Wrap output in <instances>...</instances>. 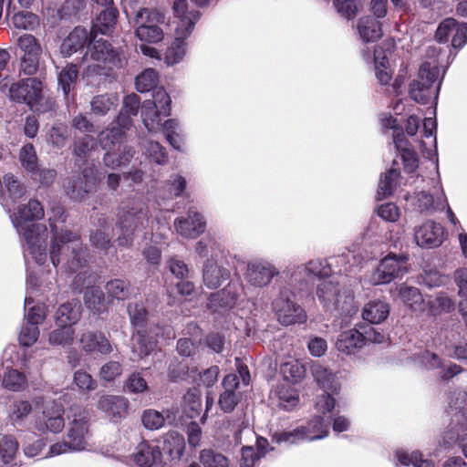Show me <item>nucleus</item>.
<instances>
[{
    "label": "nucleus",
    "instance_id": "774afa93",
    "mask_svg": "<svg viewBox=\"0 0 467 467\" xmlns=\"http://www.w3.org/2000/svg\"><path fill=\"white\" fill-rule=\"evenodd\" d=\"M68 138V129L65 125L53 126L47 134V140L57 149L66 146Z\"/></svg>",
    "mask_w": 467,
    "mask_h": 467
},
{
    "label": "nucleus",
    "instance_id": "2eb2a0df",
    "mask_svg": "<svg viewBox=\"0 0 467 467\" xmlns=\"http://www.w3.org/2000/svg\"><path fill=\"white\" fill-rule=\"evenodd\" d=\"M408 258L404 255L389 254L385 256L368 276L373 285L389 284L392 280L403 276L407 269Z\"/></svg>",
    "mask_w": 467,
    "mask_h": 467
},
{
    "label": "nucleus",
    "instance_id": "864d4df0",
    "mask_svg": "<svg viewBox=\"0 0 467 467\" xmlns=\"http://www.w3.org/2000/svg\"><path fill=\"white\" fill-rule=\"evenodd\" d=\"M59 327L49 333L48 342L52 346H67L74 340L75 331L72 326L58 325Z\"/></svg>",
    "mask_w": 467,
    "mask_h": 467
},
{
    "label": "nucleus",
    "instance_id": "c85d7f7f",
    "mask_svg": "<svg viewBox=\"0 0 467 467\" xmlns=\"http://www.w3.org/2000/svg\"><path fill=\"white\" fill-rule=\"evenodd\" d=\"M223 391L219 398V406L224 412H231L238 403V396L235 392L239 385V378L235 374H228L223 380Z\"/></svg>",
    "mask_w": 467,
    "mask_h": 467
},
{
    "label": "nucleus",
    "instance_id": "c03bdc74",
    "mask_svg": "<svg viewBox=\"0 0 467 467\" xmlns=\"http://www.w3.org/2000/svg\"><path fill=\"white\" fill-rule=\"evenodd\" d=\"M140 99L138 95L130 94L125 97L123 108L117 118V125L129 127L130 125V117L136 116L140 109Z\"/></svg>",
    "mask_w": 467,
    "mask_h": 467
},
{
    "label": "nucleus",
    "instance_id": "0eeeda50",
    "mask_svg": "<svg viewBox=\"0 0 467 467\" xmlns=\"http://www.w3.org/2000/svg\"><path fill=\"white\" fill-rule=\"evenodd\" d=\"M9 98L12 101L27 105L37 113H48L56 109L54 98L36 78L13 83L9 88Z\"/></svg>",
    "mask_w": 467,
    "mask_h": 467
},
{
    "label": "nucleus",
    "instance_id": "680f3d73",
    "mask_svg": "<svg viewBox=\"0 0 467 467\" xmlns=\"http://www.w3.org/2000/svg\"><path fill=\"white\" fill-rule=\"evenodd\" d=\"M78 68L75 65L67 66L58 75V86L65 97H67L71 85L76 81L78 77Z\"/></svg>",
    "mask_w": 467,
    "mask_h": 467
},
{
    "label": "nucleus",
    "instance_id": "0e129e2a",
    "mask_svg": "<svg viewBox=\"0 0 467 467\" xmlns=\"http://www.w3.org/2000/svg\"><path fill=\"white\" fill-rule=\"evenodd\" d=\"M18 47L24 56L39 57L42 53L40 44L36 38L29 34H25L18 38Z\"/></svg>",
    "mask_w": 467,
    "mask_h": 467
},
{
    "label": "nucleus",
    "instance_id": "a18cd8bd",
    "mask_svg": "<svg viewBox=\"0 0 467 467\" xmlns=\"http://www.w3.org/2000/svg\"><path fill=\"white\" fill-rule=\"evenodd\" d=\"M185 441L182 435L175 431L167 433L164 437L163 451L172 460H179L184 451Z\"/></svg>",
    "mask_w": 467,
    "mask_h": 467
},
{
    "label": "nucleus",
    "instance_id": "c756f323",
    "mask_svg": "<svg viewBox=\"0 0 467 467\" xmlns=\"http://www.w3.org/2000/svg\"><path fill=\"white\" fill-rule=\"evenodd\" d=\"M161 455V451L158 446L143 441L137 446L131 459L135 467H152Z\"/></svg>",
    "mask_w": 467,
    "mask_h": 467
},
{
    "label": "nucleus",
    "instance_id": "8fccbe9b",
    "mask_svg": "<svg viewBox=\"0 0 467 467\" xmlns=\"http://www.w3.org/2000/svg\"><path fill=\"white\" fill-rule=\"evenodd\" d=\"M199 460L203 467H230L229 459L222 452L211 448L202 450Z\"/></svg>",
    "mask_w": 467,
    "mask_h": 467
},
{
    "label": "nucleus",
    "instance_id": "6e6552de",
    "mask_svg": "<svg viewBox=\"0 0 467 467\" xmlns=\"http://www.w3.org/2000/svg\"><path fill=\"white\" fill-rule=\"evenodd\" d=\"M316 295L326 312L350 317L358 311L352 290L334 277L322 280L317 286Z\"/></svg>",
    "mask_w": 467,
    "mask_h": 467
},
{
    "label": "nucleus",
    "instance_id": "a19ab883",
    "mask_svg": "<svg viewBox=\"0 0 467 467\" xmlns=\"http://www.w3.org/2000/svg\"><path fill=\"white\" fill-rule=\"evenodd\" d=\"M18 442L13 436H5L0 441V455L5 467H19L16 461Z\"/></svg>",
    "mask_w": 467,
    "mask_h": 467
},
{
    "label": "nucleus",
    "instance_id": "f257e3e1",
    "mask_svg": "<svg viewBox=\"0 0 467 467\" xmlns=\"http://www.w3.org/2000/svg\"><path fill=\"white\" fill-rule=\"evenodd\" d=\"M54 218L48 219L52 233L50 260L55 268L64 273H76L88 264V250L84 246L78 234L68 230H58L55 221L64 215L62 207L52 209Z\"/></svg>",
    "mask_w": 467,
    "mask_h": 467
},
{
    "label": "nucleus",
    "instance_id": "c9c22d12",
    "mask_svg": "<svg viewBox=\"0 0 467 467\" xmlns=\"http://www.w3.org/2000/svg\"><path fill=\"white\" fill-rule=\"evenodd\" d=\"M398 291L401 301L412 311L419 313L424 311L425 302L420 289L402 284Z\"/></svg>",
    "mask_w": 467,
    "mask_h": 467
},
{
    "label": "nucleus",
    "instance_id": "f03ea898",
    "mask_svg": "<svg viewBox=\"0 0 467 467\" xmlns=\"http://www.w3.org/2000/svg\"><path fill=\"white\" fill-rule=\"evenodd\" d=\"M44 215V207L36 199H31L27 204L18 206L17 212L10 214L14 227L25 239V254H31L38 265L45 264L47 259L46 245L47 228L43 223H34L28 227L25 224L29 221L40 220Z\"/></svg>",
    "mask_w": 467,
    "mask_h": 467
},
{
    "label": "nucleus",
    "instance_id": "9b49d317",
    "mask_svg": "<svg viewBox=\"0 0 467 467\" xmlns=\"http://www.w3.org/2000/svg\"><path fill=\"white\" fill-rule=\"evenodd\" d=\"M172 10L179 22L175 29L174 39L167 49L165 58H182L187 55L188 49L185 39L192 33L200 13L196 10L188 11L186 0H175Z\"/></svg>",
    "mask_w": 467,
    "mask_h": 467
},
{
    "label": "nucleus",
    "instance_id": "58836bf2",
    "mask_svg": "<svg viewBox=\"0 0 467 467\" xmlns=\"http://www.w3.org/2000/svg\"><path fill=\"white\" fill-rule=\"evenodd\" d=\"M18 160L21 167L30 173L33 179H36L39 162L36 149L32 143H26L20 149Z\"/></svg>",
    "mask_w": 467,
    "mask_h": 467
},
{
    "label": "nucleus",
    "instance_id": "1a4fd4ad",
    "mask_svg": "<svg viewBox=\"0 0 467 467\" xmlns=\"http://www.w3.org/2000/svg\"><path fill=\"white\" fill-rule=\"evenodd\" d=\"M118 16L117 8L109 6L101 11L93 21L89 32L92 39L88 46L87 52L90 58H117L120 56L119 47H112L110 43L102 38L96 39L98 34L109 35L113 32L117 25Z\"/></svg>",
    "mask_w": 467,
    "mask_h": 467
},
{
    "label": "nucleus",
    "instance_id": "4468645a",
    "mask_svg": "<svg viewBox=\"0 0 467 467\" xmlns=\"http://www.w3.org/2000/svg\"><path fill=\"white\" fill-rule=\"evenodd\" d=\"M295 296L290 288L285 286L280 289L278 296L272 303L277 319L283 326L300 324L306 320V311L296 302Z\"/></svg>",
    "mask_w": 467,
    "mask_h": 467
},
{
    "label": "nucleus",
    "instance_id": "423d86ee",
    "mask_svg": "<svg viewBox=\"0 0 467 467\" xmlns=\"http://www.w3.org/2000/svg\"><path fill=\"white\" fill-rule=\"evenodd\" d=\"M68 430L62 442L53 444L48 456L62 453L80 451L86 449L87 440L89 436V411L78 405L70 407L68 414Z\"/></svg>",
    "mask_w": 467,
    "mask_h": 467
},
{
    "label": "nucleus",
    "instance_id": "e2e57ef3",
    "mask_svg": "<svg viewBox=\"0 0 467 467\" xmlns=\"http://www.w3.org/2000/svg\"><path fill=\"white\" fill-rule=\"evenodd\" d=\"M430 311L432 315L448 313L454 308V302L444 293H439L428 302Z\"/></svg>",
    "mask_w": 467,
    "mask_h": 467
},
{
    "label": "nucleus",
    "instance_id": "473e14b6",
    "mask_svg": "<svg viewBox=\"0 0 467 467\" xmlns=\"http://www.w3.org/2000/svg\"><path fill=\"white\" fill-rule=\"evenodd\" d=\"M135 152L136 151L133 147L123 142L119 150H116L114 152H106L104 154V165L112 170H115L119 167L127 166L133 159Z\"/></svg>",
    "mask_w": 467,
    "mask_h": 467
},
{
    "label": "nucleus",
    "instance_id": "f704fd0d",
    "mask_svg": "<svg viewBox=\"0 0 467 467\" xmlns=\"http://www.w3.org/2000/svg\"><path fill=\"white\" fill-rule=\"evenodd\" d=\"M357 28L363 42H374L382 36L381 22L371 16L361 17Z\"/></svg>",
    "mask_w": 467,
    "mask_h": 467
},
{
    "label": "nucleus",
    "instance_id": "72a5a7b5",
    "mask_svg": "<svg viewBox=\"0 0 467 467\" xmlns=\"http://www.w3.org/2000/svg\"><path fill=\"white\" fill-rule=\"evenodd\" d=\"M175 412L171 410L160 412L155 410H146L141 417L144 427L148 430H159L164 426L165 422L171 423L175 420Z\"/></svg>",
    "mask_w": 467,
    "mask_h": 467
},
{
    "label": "nucleus",
    "instance_id": "603ef678",
    "mask_svg": "<svg viewBox=\"0 0 467 467\" xmlns=\"http://www.w3.org/2000/svg\"><path fill=\"white\" fill-rule=\"evenodd\" d=\"M86 306L93 313H100L105 310V298L99 287H88L84 295Z\"/></svg>",
    "mask_w": 467,
    "mask_h": 467
},
{
    "label": "nucleus",
    "instance_id": "052dcab7",
    "mask_svg": "<svg viewBox=\"0 0 467 467\" xmlns=\"http://www.w3.org/2000/svg\"><path fill=\"white\" fill-rule=\"evenodd\" d=\"M106 291L109 296L118 300L126 299L131 293L130 284L121 279H114L108 282Z\"/></svg>",
    "mask_w": 467,
    "mask_h": 467
},
{
    "label": "nucleus",
    "instance_id": "a211bd4d",
    "mask_svg": "<svg viewBox=\"0 0 467 467\" xmlns=\"http://www.w3.org/2000/svg\"><path fill=\"white\" fill-rule=\"evenodd\" d=\"M175 231L186 239H196L206 229L204 216L193 206L189 207L186 216H181L174 220Z\"/></svg>",
    "mask_w": 467,
    "mask_h": 467
},
{
    "label": "nucleus",
    "instance_id": "7ed1b4c3",
    "mask_svg": "<svg viewBox=\"0 0 467 467\" xmlns=\"http://www.w3.org/2000/svg\"><path fill=\"white\" fill-rule=\"evenodd\" d=\"M362 258L357 256L353 251H348L328 260L314 259L306 265H297L291 273L289 285H299V289L303 290L307 286V277L313 275L317 277L328 276L336 270H332L334 263L339 267L338 273L346 275L353 272L355 267L361 265Z\"/></svg>",
    "mask_w": 467,
    "mask_h": 467
},
{
    "label": "nucleus",
    "instance_id": "dca6fc26",
    "mask_svg": "<svg viewBox=\"0 0 467 467\" xmlns=\"http://www.w3.org/2000/svg\"><path fill=\"white\" fill-rule=\"evenodd\" d=\"M279 274V270L270 261L255 258L247 262L244 275L251 286L264 288L268 286Z\"/></svg>",
    "mask_w": 467,
    "mask_h": 467
},
{
    "label": "nucleus",
    "instance_id": "6ab92c4d",
    "mask_svg": "<svg viewBox=\"0 0 467 467\" xmlns=\"http://www.w3.org/2000/svg\"><path fill=\"white\" fill-rule=\"evenodd\" d=\"M64 407L57 400H46L43 403L42 420L36 423L38 431H48L52 433L60 432L65 427L63 418Z\"/></svg>",
    "mask_w": 467,
    "mask_h": 467
},
{
    "label": "nucleus",
    "instance_id": "4d7b16f0",
    "mask_svg": "<svg viewBox=\"0 0 467 467\" xmlns=\"http://www.w3.org/2000/svg\"><path fill=\"white\" fill-rule=\"evenodd\" d=\"M157 82V72L152 68L145 69L136 78V89L140 93L153 90L156 88Z\"/></svg>",
    "mask_w": 467,
    "mask_h": 467
},
{
    "label": "nucleus",
    "instance_id": "09e8293b",
    "mask_svg": "<svg viewBox=\"0 0 467 467\" xmlns=\"http://www.w3.org/2000/svg\"><path fill=\"white\" fill-rule=\"evenodd\" d=\"M400 176L399 170L391 167L385 174L381 175L378 188L379 199L390 196L397 188V180Z\"/></svg>",
    "mask_w": 467,
    "mask_h": 467
},
{
    "label": "nucleus",
    "instance_id": "6e6d98bb",
    "mask_svg": "<svg viewBox=\"0 0 467 467\" xmlns=\"http://www.w3.org/2000/svg\"><path fill=\"white\" fill-rule=\"evenodd\" d=\"M26 384V378L24 373L10 368L8 369L3 378V386L11 391H20Z\"/></svg>",
    "mask_w": 467,
    "mask_h": 467
},
{
    "label": "nucleus",
    "instance_id": "393cba45",
    "mask_svg": "<svg viewBox=\"0 0 467 467\" xmlns=\"http://www.w3.org/2000/svg\"><path fill=\"white\" fill-rule=\"evenodd\" d=\"M230 271L218 265L216 259L208 258L202 265V282L209 289H216L230 278Z\"/></svg>",
    "mask_w": 467,
    "mask_h": 467
},
{
    "label": "nucleus",
    "instance_id": "ddd939ff",
    "mask_svg": "<svg viewBox=\"0 0 467 467\" xmlns=\"http://www.w3.org/2000/svg\"><path fill=\"white\" fill-rule=\"evenodd\" d=\"M165 22L164 14L152 8H141L135 16V33L141 42L158 43L164 37L162 29L159 26Z\"/></svg>",
    "mask_w": 467,
    "mask_h": 467
},
{
    "label": "nucleus",
    "instance_id": "5701e85b",
    "mask_svg": "<svg viewBox=\"0 0 467 467\" xmlns=\"http://www.w3.org/2000/svg\"><path fill=\"white\" fill-rule=\"evenodd\" d=\"M95 231H91L89 242L97 249L107 251L112 246V223L104 215L100 214L94 219Z\"/></svg>",
    "mask_w": 467,
    "mask_h": 467
},
{
    "label": "nucleus",
    "instance_id": "ea45409f",
    "mask_svg": "<svg viewBox=\"0 0 467 467\" xmlns=\"http://www.w3.org/2000/svg\"><path fill=\"white\" fill-rule=\"evenodd\" d=\"M302 426L306 433L307 441L322 440L329 433V422L322 416H314Z\"/></svg>",
    "mask_w": 467,
    "mask_h": 467
},
{
    "label": "nucleus",
    "instance_id": "338daca9",
    "mask_svg": "<svg viewBox=\"0 0 467 467\" xmlns=\"http://www.w3.org/2000/svg\"><path fill=\"white\" fill-rule=\"evenodd\" d=\"M97 140L90 135H85L75 143V155L78 161H86L89 158L91 151L96 148Z\"/></svg>",
    "mask_w": 467,
    "mask_h": 467
},
{
    "label": "nucleus",
    "instance_id": "412c9836",
    "mask_svg": "<svg viewBox=\"0 0 467 467\" xmlns=\"http://www.w3.org/2000/svg\"><path fill=\"white\" fill-rule=\"evenodd\" d=\"M97 182L92 168L85 169L82 174L67 179L64 184L67 194L73 200H83L86 195L92 192Z\"/></svg>",
    "mask_w": 467,
    "mask_h": 467
},
{
    "label": "nucleus",
    "instance_id": "bb28decb",
    "mask_svg": "<svg viewBox=\"0 0 467 467\" xmlns=\"http://www.w3.org/2000/svg\"><path fill=\"white\" fill-rule=\"evenodd\" d=\"M310 371L317 385L324 389L325 392L337 394L340 389V384L335 373L319 362H312Z\"/></svg>",
    "mask_w": 467,
    "mask_h": 467
},
{
    "label": "nucleus",
    "instance_id": "b1692460",
    "mask_svg": "<svg viewBox=\"0 0 467 467\" xmlns=\"http://www.w3.org/2000/svg\"><path fill=\"white\" fill-rule=\"evenodd\" d=\"M128 400L122 396L104 395L98 402V409L114 422H118L127 414Z\"/></svg>",
    "mask_w": 467,
    "mask_h": 467
},
{
    "label": "nucleus",
    "instance_id": "e433bc0d",
    "mask_svg": "<svg viewBox=\"0 0 467 467\" xmlns=\"http://www.w3.org/2000/svg\"><path fill=\"white\" fill-rule=\"evenodd\" d=\"M389 314V306L381 300H373L367 303L362 310V317L370 324H379L384 321Z\"/></svg>",
    "mask_w": 467,
    "mask_h": 467
},
{
    "label": "nucleus",
    "instance_id": "cd10ccee",
    "mask_svg": "<svg viewBox=\"0 0 467 467\" xmlns=\"http://www.w3.org/2000/svg\"><path fill=\"white\" fill-rule=\"evenodd\" d=\"M80 344L87 353L108 355L112 351L109 340L101 332L88 331L81 335Z\"/></svg>",
    "mask_w": 467,
    "mask_h": 467
},
{
    "label": "nucleus",
    "instance_id": "20e7f679",
    "mask_svg": "<svg viewBox=\"0 0 467 467\" xmlns=\"http://www.w3.org/2000/svg\"><path fill=\"white\" fill-rule=\"evenodd\" d=\"M448 67V60H425L419 68L418 78L410 84V97L420 104L428 103L431 98L437 101Z\"/></svg>",
    "mask_w": 467,
    "mask_h": 467
},
{
    "label": "nucleus",
    "instance_id": "bf43d9fd",
    "mask_svg": "<svg viewBox=\"0 0 467 467\" xmlns=\"http://www.w3.org/2000/svg\"><path fill=\"white\" fill-rule=\"evenodd\" d=\"M12 22L15 27L24 30H34L39 26L38 16L28 11L14 15Z\"/></svg>",
    "mask_w": 467,
    "mask_h": 467
},
{
    "label": "nucleus",
    "instance_id": "2f4dec72",
    "mask_svg": "<svg viewBox=\"0 0 467 467\" xmlns=\"http://www.w3.org/2000/svg\"><path fill=\"white\" fill-rule=\"evenodd\" d=\"M449 406L453 414V421H456L460 429L467 431V393L463 390L453 392L450 397Z\"/></svg>",
    "mask_w": 467,
    "mask_h": 467
},
{
    "label": "nucleus",
    "instance_id": "a878e982",
    "mask_svg": "<svg viewBox=\"0 0 467 467\" xmlns=\"http://www.w3.org/2000/svg\"><path fill=\"white\" fill-rule=\"evenodd\" d=\"M89 38L90 40L92 39L87 28L76 26L62 41L60 53L64 57H71L78 51H81Z\"/></svg>",
    "mask_w": 467,
    "mask_h": 467
},
{
    "label": "nucleus",
    "instance_id": "37998d69",
    "mask_svg": "<svg viewBox=\"0 0 467 467\" xmlns=\"http://www.w3.org/2000/svg\"><path fill=\"white\" fill-rule=\"evenodd\" d=\"M277 406L285 410H292L299 403V395L297 391L288 385H279L275 390Z\"/></svg>",
    "mask_w": 467,
    "mask_h": 467
},
{
    "label": "nucleus",
    "instance_id": "f3484780",
    "mask_svg": "<svg viewBox=\"0 0 467 467\" xmlns=\"http://www.w3.org/2000/svg\"><path fill=\"white\" fill-rule=\"evenodd\" d=\"M244 293V285L238 281L230 282L223 289L213 293L208 298L207 307L213 313L223 315L232 309Z\"/></svg>",
    "mask_w": 467,
    "mask_h": 467
},
{
    "label": "nucleus",
    "instance_id": "aec40b11",
    "mask_svg": "<svg viewBox=\"0 0 467 467\" xmlns=\"http://www.w3.org/2000/svg\"><path fill=\"white\" fill-rule=\"evenodd\" d=\"M404 198L414 211L420 213H432L435 211L443 210L447 203L443 192L437 195L436 198L425 191L414 192L412 195L406 194Z\"/></svg>",
    "mask_w": 467,
    "mask_h": 467
},
{
    "label": "nucleus",
    "instance_id": "5fc2aeb1",
    "mask_svg": "<svg viewBox=\"0 0 467 467\" xmlns=\"http://www.w3.org/2000/svg\"><path fill=\"white\" fill-rule=\"evenodd\" d=\"M273 439L277 443L297 444L302 441H307L306 433L303 426H298L288 431L276 432Z\"/></svg>",
    "mask_w": 467,
    "mask_h": 467
},
{
    "label": "nucleus",
    "instance_id": "4c0bfd02",
    "mask_svg": "<svg viewBox=\"0 0 467 467\" xmlns=\"http://www.w3.org/2000/svg\"><path fill=\"white\" fill-rule=\"evenodd\" d=\"M81 316V305L77 300H72L62 304L57 313L56 321L57 325H69L76 324Z\"/></svg>",
    "mask_w": 467,
    "mask_h": 467
},
{
    "label": "nucleus",
    "instance_id": "9d476101",
    "mask_svg": "<svg viewBox=\"0 0 467 467\" xmlns=\"http://www.w3.org/2000/svg\"><path fill=\"white\" fill-rule=\"evenodd\" d=\"M117 217V226L119 230L117 242L120 247L131 246L135 233L146 229L150 218L147 205L135 200L122 204L119 208Z\"/></svg>",
    "mask_w": 467,
    "mask_h": 467
},
{
    "label": "nucleus",
    "instance_id": "de8ad7c7",
    "mask_svg": "<svg viewBox=\"0 0 467 467\" xmlns=\"http://www.w3.org/2000/svg\"><path fill=\"white\" fill-rule=\"evenodd\" d=\"M396 459L400 465L414 467H435L433 462L429 459H423L422 453L419 451L409 452L404 450L396 451Z\"/></svg>",
    "mask_w": 467,
    "mask_h": 467
},
{
    "label": "nucleus",
    "instance_id": "39448f33",
    "mask_svg": "<svg viewBox=\"0 0 467 467\" xmlns=\"http://www.w3.org/2000/svg\"><path fill=\"white\" fill-rule=\"evenodd\" d=\"M127 310L135 329L131 348L134 359L143 358L155 349L157 337L161 336V332L164 333V329L148 324V311L142 303H130Z\"/></svg>",
    "mask_w": 467,
    "mask_h": 467
},
{
    "label": "nucleus",
    "instance_id": "13d9d810",
    "mask_svg": "<svg viewBox=\"0 0 467 467\" xmlns=\"http://www.w3.org/2000/svg\"><path fill=\"white\" fill-rule=\"evenodd\" d=\"M375 76L381 85H387L392 79L395 60H373Z\"/></svg>",
    "mask_w": 467,
    "mask_h": 467
},
{
    "label": "nucleus",
    "instance_id": "69168bd1",
    "mask_svg": "<svg viewBox=\"0 0 467 467\" xmlns=\"http://www.w3.org/2000/svg\"><path fill=\"white\" fill-rule=\"evenodd\" d=\"M145 155L152 162L164 165L168 161L165 149L157 141H148L145 145Z\"/></svg>",
    "mask_w": 467,
    "mask_h": 467
},
{
    "label": "nucleus",
    "instance_id": "4be33fe9",
    "mask_svg": "<svg viewBox=\"0 0 467 467\" xmlns=\"http://www.w3.org/2000/svg\"><path fill=\"white\" fill-rule=\"evenodd\" d=\"M443 238L442 225L433 221H426L414 232V240L422 248L437 247L442 243Z\"/></svg>",
    "mask_w": 467,
    "mask_h": 467
},
{
    "label": "nucleus",
    "instance_id": "f8f14e48",
    "mask_svg": "<svg viewBox=\"0 0 467 467\" xmlns=\"http://www.w3.org/2000/svg\"><path fill=\"white\" fill-rule=\"evenodd\" d=\"M385 335L371 326L360 325L338 334L335 346L344 355H355L369 343L379 344Z\"/></svg>",
    "mask_w": 467,
    "mask_h": 467
},
{
    "label": "nucleus",
    "instance_id": "49530a36",
    "mask_svg": "<svg viewBox=\"0 0 467 467\" xmlns=\"http://www.w3.org/2000/svg\"><path fill=\"white\" fill-rule=\"evenodd\" d=\"M161 109L153 106L150 100H146L141 106V117L145 128L149 131H155L161 127Z\"/></svg>",
    "mask_w": 467,
    "mask_h": 467
},
{
    "label": "nucleus",
    "instance_id": "79ce46f5",
    "mask_svg": "<svg viewBox=\"0 0 467 467\" xmlns=\"http://www.w3.org/2000/svg\"><path fill=\"white\" fill-rule=\"evenodd\" d=\"M280 371L285 381L296 384L305 378L306 368V365L298 359H290L281 365Z\"/></svg>",
    "mask_w": 467,
    "mask_h": 467
},
{
    "label": "nucleus",
    "instance_id": "3c124183",
    "mask_svg": "<svg viewBox=\"0 0 467 467\" xmlns=\"http://www.w3.org/2000/svg\"><path fill=\"white\" fill-rule=\"evenodd\" d=\"M119 98L117 95H99L92 99L90 105L91 110L94 114L104 116L111 109L118 106Z\"/></svg>",
    "mask_w": 467,
    "mask_h": 467
},
{
    "label": "nucleus",
    "instance_id": "7c9ffc66",
    "mask_svg": "<svg viewBox=\"0 0 467 467\" xmlns=\"http://www.w3.org/2000/svg\"><path fill=\"white\" fill-rule=\"evenodd\" d=\"M127 127L114 126L99 134V143L106 152H114L120 150L121 144L124 142L125 132Z\"/></svg>",
    "mask_w": 467,
    "mask_h": 467
}]
</instances>
